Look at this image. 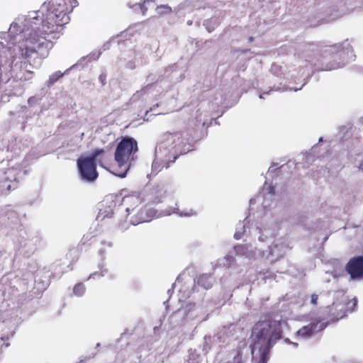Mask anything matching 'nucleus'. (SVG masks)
<instances>
[{"label":"nucleus","instance_id":"nucleus-32","mask_svg":"<svg viewBox=\"0 0 363 363\" xmlns=\"http://www.w3.org/2000/svg\"><path fill=\"white\" fill-rule=\"evenodd\" d=\"M269 194H274V188H273L272 186H270V191H269Z\"/></svg>","mask_w":363,"mask_h":363},{"label":"nucleus","instance_id":"nucleus-16","mask_svg":"<svg viewBox=\"0 0 363 363\" xmlns=\"http://www.w3.org/2000/svg\"><path fill=\"white\" fill-rule=\"evenodd\" d=\"M235 262L233 255H228L217 260V265L223 267H230Z\"/></svg>","mask_w":363,"mask_h":363},{"label":"nucleus","instance_id":"nucleus-21","mask_svg":"<svg viewBox=\"0 0 363 363\" xmlns=\"http://www.w3.org/2000/svg\"><path fill=\"white\" fill-rule=\"evenodd\" d=\"M157 13L160 14L162 13H168L172 11V9L168 6H158L157 9Z\"/></svg>","mask_w":363,"mask_h":363},{"label":"nucleus","instance_id":"nucleus-31","mask_svg":"<svg viewBox=\"0 0 363 363\" xmlns=\"http://www.w3.org/2000/svg\"><path fill=\"white\" fill-rule=\"evenodd\" d=\"M35 100L36 99L35 97H30L28 99V104L31 105L33 103H34L35 101Z\"/></svg>","mask_w":363,"mask_h":363},{"label":"nucleus","instance_id":"nucleus-35","mask_svg":"<svg viewBox=\"0 0 363 363\" xmlns=\"http://www.w3.org/2000/svg\"><path fill=\"white\" fill-rule=\"evenodd\" d=\"M7 82H9V83H10V84H11V83H12V82L11 81V79H9V80L7 81Z\"/></svg>","mask_w":363,"mask_h":363},{"label":"nucleus","instance_id":"nucleus-26","mask_svg":"<svg viewBox=\"0 0 363 363\" xmlns=\"http://www.w3.org/2000/svg\"><path fill=\"white\" fill-rule=\"evenodd\" d=\"M354 166L357 167L363 173V161L357 162Z\"/></svg>","mask_w":363,"mask_h":363},{"label":"nucleus","instance_id":"nucleus-30","mask_svg":"<svg viewBox=\"0 0 363 363\" xmlns=\"http://www.w3.org/2000/svg\"><path fill=\"white\" fill-rule=\"evenodd\" d=\"M317 298H318V296H311V302L313 304H316Z\"/></svg>","mask_w":363,"mask_h":363},{"label":"nucleus","instance_id":"nucleus-33","mask_svg":"<svg viewBox=\"0 0 363 363\" xmlns=\"http://www.w3.org/2000/svg\"><path fill=\"white\" fill-rule=\"evenodd\" d=\"M11 184H9V185L7 186V189H8L9 190H10V189H11Z\"/></svg>","mask_w":363,"mask_h":363},{"label":"nucleus","instance_id":"nucleus-11","mask_svg":"<svg viewBox=\"0 0 363 363\" xmlns=\"http://www.w3.org/2000/svg\"><path fill=\"white\" fill-rule=\"evenodd\" d=\"M9 167L6 171L0 173V179L1 182L16 181L17 176L21 172L19 165L16 166V163L11 160L9 163Z\"/></svg>","mask_w":363,"mask_h":363},{"label":"nucleus","instance_id":"nucleus-25","mask_svg":"<svg viewBox=\"0 0 363 363\" xmlns=\"http://www.w3.org/2000/svg\"><path fill=\"white\" fill-rule=\"evenodd\" d=\"M11 95V93L6 94H1L0 96V102H6L9 100V96Z\"/></svg>","mask_w":363,"mask_h":363},{"label":"nucleus","instance_id":"nucleus-8","mask_svg":"<svg viewBox=\"0 0 363 363\" xmlns=\"http://www.w3.org/2000/svg\"><path fill=\"white\" fill-rule=\"evenodd\" d=\"M213 285V278L208 274L201 275L197 281L196 285H194L191 291L179 290V293L183 294H205V291L210 289Z\"/></svg>","mask_w":363,"mask_h":363},{"label":"nucleus","instance_id":"nucleus-27","mask_svg":"<svg viewBox=\"0 0 363 363\" xmlns=\"http://www.w3.org/2000/svg\"><path fill=\"white\" fill-rule=\"evenodd\" d=\"M181 283V277L177 278L175 283L173 284V290H174L176 288L179 287L180 286Z\"/></svg>","mask_w":363,"mask_h":363},{"label":"nucleus","instance_id":"nucleus-23","mask_svg":"<svg viewBox=\"0 0 363 363\" xmlns=\"http://www.w3.org/2000/svg\"><path fill=\"white\" fill-rule=\"evenodd\" d=\"M242 353L240 351H238L236 355L233 357V363H242Z\"/></svg>","mask_w":363,"mask_h":363},{"label":"nucleus","instance_id":"nucleus-22","mask_svg":"<svg viewBox=\"0 0 363 363\" xmlns=\"http://www.w3.org/2000/svg\"><path fill=\"white\" fill-rule=\"evenodd\" d=\"M62 75H63V74L60 71L55 72L50 77V83L51 84L55 83L58 79L62 77Z\"/></svg>","mask_w":363,"mask_h":363},{"label":"nucleus","instance_id":"nucleus-15","mask_svg":"<svg viewBox=\"0 0 363 363\" xmlns=\"http://www.w3.org/2000/svg\"><path fill=\"white\" fill-rule=\"evenodd\" d=\"M123 202L125 205H127L126 211L128 213L132 212L134 211L135 207L132 206H129L130 204H133V206H136L140 203V199L139 197L136 196H130L127 197H124L123 199Z\"/></svg>","mask_w":363,"mask_h":363},{"label":"nucleus","instance_id":"nucleus-7","mask_svg":"<svg viewBox=\"0 0 363 363\" xmlns=\"http://www.w3.org/2000/svg\"><path fill=\"white\" fill-rule=\"evenodd\" d=\"M281 337V331L278 330H272L269 324L260 329L257 334L258 341L255 345H259L262 340H264V345L260 347L261 356L257 363H267L269 359V350L275 343Z\"/></svg>","mask_w":363,"mask_h":363},{"label":"nucleus","instance_id":"nucleus-13","mask_svg":"<svg viewBox=\"0 0 363 363\" xmlns=\"http://www.w3.org/2000/svg\"><path fill=\"white\" fill-rule=\"evenodd\" d=\"M116 203L111 196H107L101 203V208H99V217L104 218L109 217L113 213Z\"/></svg>","mask_w":363,"mask_h":363},{"label":"nucleus","instance_id":"nucleus-9","mask_svg":"<svg viewBox=\"0 0 363 363\" xmlns=\"http://www.w3.org/2000/svg\"><path fill=\"white\" fill-rule=\"evenodd\" d=\"M347 271L352 279L363 277V257H354L348 262Z\"/></svg>","mask_w":363,"mask_h":363},{"label":"nucleus","instance_id":"nucleus-37","mask_svg":"<svg viewBox=\"0 0 363 363\" xmlns=\"http://www.w3.org/2000/svg\"><path fill=\"white\" fill-rule=\"evenodd\" d=\"M254 352V348L252 349V353L253 354Z\"/></svg>","mask_w":363,"mask_h":363},{"label":"nucleus","instance_id":"nucleus-14","mask_svg":"<svg viewBox=\"0 0 363 363\" xmlns=\"http://www.w3.org/2000/svg\"><path fill=\"white\" fill-rule=\"evenodd\" d=\"M333 49L337 50V57L343 60L345 59V55L353 56L352 47L347 40L344 41L341 45H335Z\"/></svg>","mask_w":363,"mask_h":363},{"label":"nucleus","instance_id":"nucleus-1","mask_svg":"<svg viewBox=\"0 0 363 363\" xmlns=\"http://www.w3.org/2000/svg\"><path fill=\"white\" fill-rule=\"evenodd\" d=\"M76 0H48L40 9L30 11L27 16H19L11 23L6 45L1 43L0 75L10 72L13 77L23 80L16 71L21 67V59L38 67L41 58L47 54V35L55 32L59 26L69 23V13L77 6ZM33 72H27L23 80L32 77Z\"/></svg>","mask_w":363,"mask_h":363},{"label":"nucleus","instance_id":"nucleus-6","mask_svg":"<svg viewBox=\"0 0 363 363\" xmlns=\"http://www.w3.org/2000/svg\"><path fill=\"white\" fill-rule=\"evenodd\" d=\"M357 304V299L354 296L351 301H334L332 305L325 308L323 317L319 320L321 323L325 324V328L333 323H337L345 318L348 313L354 311Z\"/></svg>","mask_w":363,"mask_h":363},{"label":"nucleus","instance_id":"nucleus-17","mask_svg":"<svg viewBox=\"0 0 363 363\" xmlns=\"http://www.w3.org/2000/svg\"><path fill=\"white\" fill-rule=\"evenodd\" d=\"M172 213H176L179 215L180 216H191L194 214V213L191 210L186 212H180L179 208H172L170 210L167 211L165 215H170Z\"/></svg>","mask_w":363,"mask_h":363},{"label":"nucleus","instance_id":"nucleus-5","mask_svg":"<svg viewBox=\"0 0 363 363\" xmlns=\"http://www.w3.org/2000/svg\"><path fill=\"white\" fill-rule=\"evenodd\" d=\"M137 150V143L133 138H124L119 143L115 152V160L121 170L114 173L116 176L125 177L130 167L129 161Z\"/></svg>","mask_w":363,"mask_h":363},{"label":"nucleus","instance_id":"nucleus-24","mask_svg":"<svg viewBox=\"0 0 363 363\" xmlns=\"http://www.w3.org/2000/svg\"><path fill=\"white\" fill-rule=\"evenodd\" d=\"M106 272V269H103L100 272H94L89 276V279H94L96 277L99 276L104 277Z\"/></svg>","mask_w":363,"mask_h":363},{"label":"nucleus","instance_id":"nucleus-12","mask_svg":"<svg viewBox=\"0 0 363 363\" xmlns=\"http://www.w3.org/2000/svg\"><path fill=\"white\" fill-rule=\"evenodd\" d=\"M257 230L259 234L258 240L260 242H265L276 235L277 229L274 225L261 223L257 227Z\"/></svg>","mask_w":363,"mask_h":363},{"label":"nucleus","instance_id":"nucleus-36","mask_svg":"<svg viewBox=\"0 0 363 363\" xmlns=\"http://www.w3.org/2000/svg\"><path fill=\"white\" fill-rule=\"evenodd\" d=\"M259 98H260V99H262V98H263V94H260V95H259Z\"/></svg>","mask_w":363,"mask_h":363},{"label":"nucleus","instance_id":"nucleus-29","mask_svg":"<svg viewBox=\"0 0 363 363\" xmlns=\"http://www.w3.org/2000/svg\"><path fill=\"white\" fill-rule=\"evenodd\" d=\"M343 63L342 64H337L336 65H333L331 66L330 67H329L330 69H337V68H339V67H341L342 66Z\"/></svg>","mask_w":363,"mask_h":363},{"label":"nucleus","instance_id":"nucleus-18","mask_svg":"<svg viewBox=\"0 0 363 363\" xmlns=\"http://www.w3.org/2000/svg\"><path fill=\"white\" fill-rule=\"evenodd\" d=\"M245 231V225L244 224L242 223H239L237 228H236V231L234 234V238L236 239V240H240L242 238V235H243V233Z\"/></svg>","mask_w":363,"mask_h":363},{"label":"nucleus","instance_id":"nucleus-4","mask_svg":"<svg viewBox=\"0 0 363 363\" xmlns=\"http://www.w3.org/2000/svg\"><path fill=\"white\" fill-rule=\"evenodd\" d=\"M106 157L103 149H96L90 155H83L77 160V167L81 177L87 182H93L98 177L96 163L104 167Z\"/></svg>","mask_w":363,"mask_h":363},{"label":"nucleus","instance_id":"nucleus-28","mask_svg":"<svg viewBox=\"0 0 363 363\" xmlns=\"http://www.w3.org/2000/svg\"><path fill=\"white\" fill-rule=\"evenodd\" d=\"M99 53L97 54V55L95 56V54L94 55H89V56H87L86 58H88L89 60H96L99 58Z\"/></svg>","mask_w":363,"mask_h":363},{"label":"nucleus","instance_id":"nucleus-2","mask_svg":"<svg viewBox=\"0 0 363 363\" xmlns=\"http://www.w3.org/2000/svg\"><path fill=\"white\" fill-rule=\"evenodd\" d=\"M189 151L190 148L184 143L181 133L165 134L155 148V157L152 164V170L158 172L163 167L167 168L169 162H174L179 155Z\"/></svg>","mask_w":363,"mask_h":363},{"label":"nucleus","instance_id":"nucleus-19","mask_svg":"<svg viewBox=\"0 0 363 363\" xmlns=\"http://www.w3.org/2000/svg\"><path fill=\"white\" fill-rule=\"evenodd\" d=\"M155 210L154 209H149L146 213V216H143V212L141 211L140 213V222H145L147 220L148 218L154 217L155 216Z\"/></svg>","mask_w":363,"mask_h":363},{"label":"nucleus","instance_id":"nucleus-34","mask_svg":"<svg viewBox=\"0 0 363 363\" xmlns=\"http://www.w3.org/2000/svg\"><path fill=\"white\" fill-rule=\"evenodd\" d=\"M155 107H153V108H151L150 111H155Z\"/></svg>","mask_w":363,"mask_h":363},{"label":"nucleus","instance_id":"nucleus-3","mask_svg":"<svg viewBox=\"0 0 363 363\" xmlns=\"http://www.w3.org/2000/svg\"><path fill=\"white\" fill-rule=\"evenodd\" d=\"M288 247L286 240L280 238L274 240L266 252L258 250L252 244L236 245L234 251L236 255L244 256L249 259L263 260L266 263L273 264L285 255Z\"/></svg>","mask_w":363,"mask_h":363},{"label":"nucleus","instance_id":"nucleus-20","mask_svg":"<svg viewBox=\"0 0 363 363\" xmlns=\"http://www.w3.org/2000/svg\"><path fill=\"white\" fill-rule=\"evenodd\" d=\"M85 287L82 283L76 284L73 288V292L74 294L78 295L84 293Z\"/></svg>","mask_w":363,"mask_h":363},{"label":"nucleus","instance_id":"nucleus-10","mask_svg":"<svg viewBox=\"0 0 363 363\" xmlns=\"http://www.w3.org/2000/svg\"><path fill=\"white\" fill-rule=\"evenodd\" d=\"M325 328V324L321 323L319 320H316L299 329L298 335L303 338H306L311 337L315 333L323 330Z\"/></svg>","mask_w":363,"mask_h":363}]
</instances>
